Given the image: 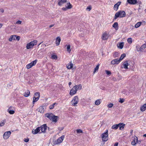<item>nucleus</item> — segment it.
<instances>
[{
    "label": "nucleus",
    "mask_w": 146,
    "mask_h": 146,
    "mask_svg": "<svg viewBox=\"0 0 146 146\" xmlns=\"http://www.w3.org/2000/svg\"><path fill=\"white\" fill-rule=\"evenodd\" d=\"M82 88V86L81 84L76 85L74 86L70 90V94L71 96H73L75 94L78 90H81Z\"/></svg>",
    "instance_id": "f257e3e1"
},
{
    "label": "nucleus",
    "mask_w": 146,
    "mask_h": 146,
    "mask_svg": "<svg viewBox=\"0 0 146 146\" xmlns=\"http://www.w3.org/2000/svg\"><path fill=\"white\" fill-rule=\"evenodd\" d=\"M125 13L123 11H119L117 12L114 16V20L116 19L118 17L122 18L125 17Z\"/></svg>",
    "instance_id": "f03ea898"
},
{
    "label": "nucleus",
    "mask_w": 146,
    "mask_h": 146,
    "mask_svg": "<svg viewBox=\"0 0 146 146\" xmlns=\"http://www.w3.org/2000/svg\"><path fill=\"white\" fill-rule=\"evenodd\" d=\"M101 137L102 141L104 142H104L107 141L109 137L108 130L107 129L105 132L102 133Z\"/></svg>",
    "instance_id": "7ed1b4c3"
},
{
    "label": "nucleus",
    "mask_w": 146,
    "mask_h": 146,
    "mask_svg": "<svg viewBox=\"0 0 146 146\" xmlns=\"http://www.w3.org/2000/svg\"><path fill=\"white\" fill-rule=\"evenodd\" d=\"M37 42V41L36 40H34L33 41L30 42L29 43L27 44L26 46L27 48V49H29L31 48H32L33 46L36 45Z\"/></svg>",
    "instance_id": "20e7f679"
},
{
    "label": "nucleus",
    "mask_w": 146,
    "mask_h": 146,
    "mask_svg": "<svg viewBox=\"0 0 146 146\" xmlns=\"http://www.w3.org/2000/svg\"><path fill=\"white\" fill-rule=\"evenodd\" d=\"M64 138V135H62L59 137L58 139L54 141L53 144L54 145H57L62 143Z\"/></svg>",
    "instance_id": "39448f33"
},
{
    "label": "nucleus",
    "mask_w": 146,
    "mask_h": 146,
    "mask_svg": "<svg viewBox=\"0 0 146 146\" xmlns=\"http://www.w3.org/2000/svg\"><path fill=\"white\" fill-rule=\"evenodd\" d=\"M71 102L72 105L74 106H76V104H78V96H74Z\"/></svg>",
    "instance_id": "423d86ee"
},
{
    "label": "nucleus",
    "mask_w": 146,
    "mask_h": 146,
    "mask_svg": "<svg viewBox=\"0 0 146 146\" xmlns=\"http://www.w3.org/2000/svg\"><path fill=\"white\" fill-rule=\"evenodd\" d=\"M40 130H41V132H40V133H44L46 132V130L47 128V126L46 124H44L41 125L40 127Z\"/></svg>",
    "instance_id": "0eeeda50"
},
{
    "label": "nucleus",
    "mask_w": 146,
    "mask_h": 146,
    "mask_svg": "<svg viewBox=\"0 0 146 146\" xmlns=\"http://www.w3.org/2000/svg\"><path fill=\"white\" fill-rule=\"evenodd\" d=\"M11 134L10 131H8L5 132L3 135V138L5 139H7L9 137Z\"/></svg>",
    "instance_id": "6e6552de"
},
{
    "label": "nucleus",
    "mask_w": 146,
    "mask_h": 146,
    "mask_svg": "<svg viewBox=\"0 0 146 146\" xmlns=\"http://www.w3.org/2000/svg\"><path fill=\"white\" fill-rule=\"evenodd\" d=\"M109 36L108 34H107L106 32H105L104 33L102 34V40H107Z\"/></svg>",
    "instance_id": "1a4fd4ad"
},
{
    "label": "nucleus",
    "mask_w": 146,
    "mask_h": 146,
    "mask_svg": "<svg viewBox=\"0 0 146 146\" xmlns=\"http://www.w3.org/2000/svg\"><path fill=\"white\" fill-rule=\"evenodd\" d=\"M137 50L138 51H142L144 49L146 48V43L142 45L139 48H137V46H136Z\"/></svg>",
    "instance_id": "9d476101"
},
{
    "label": "nucleus",
    "mask_w": 146,
    "mask_h": 146,
    "mask_svg": "<svg viewBox=\"0 0 146 146\" xmlns=\"http://www.w3.org/2000/svg\"><path fill=\"white\" fill-rule=\"evenodd\" d=\"M138 139L137 137L135 136L133 137V140L131 142V144L133 145H134L138 143Z\"/></svg>",
    "instance_id": "9b49d317"
},
{
    "label": "nucleus",
    "mask_w": 146,
    "mask_h": 146,
    "mask_svg": "<svg viewBox=\"0 0 146 146\" xmlns=\"http://www.w3.org/2000/svg\"><path fill=\"white\" fill-rule=\"evenodd\" d=\"M120 61L118 59H115L111 61V64L113 65H114L115 64H118L120 63Z\"/></svg>",
    "instance_id": "f8f14e48"
},
{
    "label": "nucleus",
    "mask_w": 146,
    "mask_h": 146,
    "mask_svg": "<svg viewBox=\"0 0 146 146\" xmlns=\"http://www.w3.org/2000/svg\"><path fill=\"white\" fill-rule=\"evenodd\" d=\"M127 2L131 5H134L137 3V0H127Z\"/></svg>",
    "instance_id": "ddd939ff"
},
{
    "label": "nucleus",
    "mask_w": 146,
    "mask_h": 146,
    "mask_svg": "<svg viewBox=\"0 0 146 146\" xmlns=\"http://www.w3.org/2000/svg\"><path fill=\"white\" fill-rule=\"evenodd\" d=\"M40 127H38L36 129H33L32 131V133L34 134H36L40 131Z\"/></svg>",
    "instance_id": "4468645a"
},
{
    "label": "nucleus",
    "mask_w": 146,
    "mask_h": 146,
    "mask_svg": "<svg viewBox=\"0 0 146 146\" xmlns=\"http://www.w3.org/2000/svg\"><path fill=\"white\" fill-rule=\"evenodd\" d=\"M121 2L119 1L115 4L113 7V9L115 11H117L118 9L119 6L120 5Z\"/></svg>",
    "instance_id": "2eb2a0df"
},
{
    "label": "nucleus",
    "mask_w": 146,
    "mask_h": 146,
    "mask_svg": "<svg viewBox=\"0 0 146 146\" xmlns=\"http://www.w3.org/2000/svg\"><path fill=\"white\" fill-rule=\"evenodd\" d=\"M53 114L52 113H47L46 114V116L50 120H51L52 118Z\"/></svg>",
    "instance_id": "dca6fc26"
},
{
    "label": "nucleus",
    "mask_w": 146,
    "mask_h": 146,
    "mask_svg": "<svg viewBox=\"0 0 146 146\" xmlns=\"http://www.w3.org/2000/svg\"><path fill=\"white\" fill-rule=\"evenodd\" d=\"M119 127V129L121 130H122L124 128L125 126V124L123 123H120L118 124Z\"/></svg>",
    "instance_id": "f3484780"
},
{
    "label": "nucleus",
    "mask_w": 146,
    "mask_h": 146,
    "mask_svg": "<svg viewBox=\"0 0 146 146\" xmlns=\"http://www.w3.org/2000/svg\"><path fill=\"white\" fill-rule=\"evenodd\" d=\"M67 2V0H58V5L61 6L63 4Z\"/></svg>",
    "instance_id": "a211bd4d"
},
{
    "label": "nucleus",
    "mask_w": 146,
    "mask_h": 146,
    "mask_svg": "<svg viewBox=\"0 0 146 146\" xmlns=\"http://www.w3.org/2000/svg\"><path fill=\"white\" fill-rule=\"evenodd\" d=\"M8 111L9 113L11 114H13L15 112V111L13 110V109H12V107L11 106L9 107L8 110Z\"/></svg>",
    "instance_id": "6ab92c4d"
},
{
    "label": "nucleus",
    "mask_w": 146,
    "mask_h": 146,
    "mask_svg": "<svg viewBox=\"0 0 146 146\" xmlns=\"http://www.w3.org/2000/svg\"><path fill=\"white\" fill-rule=\"evenodd\" d=\"M112 27H113L116 30L118 29V24L117 22H115L112 25Z\"/></svg>",
    "instance_id": "aec40b11"
},
{
    "label": "nucleus",
    "mask_w": 146,
    "mask_h": 146,
    "mask_svg": "<svg viewBox=\"0 0 146 146\" xmlns=\"http://www.w3.org/2000/svg\"><path fill=\"white\" fill-rule=\"evenodd\" d=\"M58 117L57 116L53 115L52 118V121L54 122H56L57 121V119Z\"/></svg>",
    "instance_id": "412c9836"
},
{
    "label": "nucleus",
    "mask_w": 146,
    "mask_h": 146,
    "mask_svg": "<svg viewBox=\"0 0 146 146\" xmlns=\"http://www.w3.org/2000/svg\"><path fill=\"white\" fill-rule=\"evenodd\" d=\"M69 64H68L66 66V67L68 69H71L73 67V64L70 62Z\"/></svg>",
    "instance_id": "4be33fe9"
},
{
    "label": "nucleus",
    "mask_w": 146,
    "mask_h": 146,
    "mask_svg": "<svg viewBox=\"0 0 146 146\" xmlns=\"http://www.w3.org/2000/svg\"><path fill=\"white\" fill-rule=\"evenodd\" d=\"M61 41V39L60 37H58L56 38V44L57 46H58L59 45L60 42Z\"/></svg>",
    "instance_id": "5701e85b"
},
{
    "label": "nucleus",
    "mask_w": 146,
    "mask_h": 146,
    "mask_svg": "<svg viewBox=\"0 0 146 146\" xmlns=\"http://www.w3.org/2000/svg\"><path fill=\"white\" fill-rule=\"evenodd\" d=\"M37 110L40 113H43L44 111V108L42 106H40Z\"/></svg>",
    "instance_id": "b1692460"
},
{
    "label": "nucleus",
    "mask_w": 146,
    "mask_h": 146,
    "mask_svg": "<svg viewBox=\"0 0 146 146\" xmlns=\"http://www.w3.org/2000/svg\"><path fill=\"white\" fill-rule=\"evenodd\" d=\"M123 65L124 66V68L125 69H128V66L129 65V64L127 61H125L124 63L123 64Z\"/></svg>",
    "instance_id": "393cba45"
},
{
    "label": "nucleus",
    "mask_w": 146,
    "mask_h": 146,
    "mask_svg": "<svg viewBox=\"0 0 146 146\" xmlns=\"http://www.w3.org/2000/svg\"><path fill=\"white\" fill-rule=\"evenodd\" d=\"M39 98L38 97H34L33 98V106H34V104L38 100Z\"/></svg>",
    "instance_id": "a878e982"
},
{
    "label": "nucleus",
    "mask_w": 146,
    "mask_h": 146,
    "mask_svg": "<svg viewBox=\"0 0 146 146\" xmlns=\"http://www.w3.org/2000/svg\"><path fill=\"white\" fill-rule=\"evenodd\" d=\"M124 43L123 42H120L119 44V46H117V47L119 48L122 49L124 46Z\"/></svg>",
    "instance_id": "bb28decb"
},
{
    "label": "nucleus",
    "mask_w": 146,
    "mask_h": 146,
    "mask_svg": "<svg viewBox=\"0 0 146 146\" xmlns=\"http://www.w3.org/2000/svg\"><path fill=\"white\" fill-rule=\"evenodd\" d=\"M119 127L118 124H115L113 125L111 127V128L115 130L117 129Z\"/></svg>",
    "instance_id": "cd10ccee"
},
{
    "label": "nucleus",
    "mask_w": 146,
    "mask_h": 146,
    "mask_svg": "<svg viewBox=\"0 0 146 146\" xmlns=\"http://www.w3.org/2000/svg\"><path fill=\"white\" fill-rule=\"evenodd\" d=\"M30 94V91L28 90H27L24 93V96L26 97H27Z\"/></svg>",
    "instance_id": "c85d7f7f"
},
{
    "label": "nucleus",
    "mask_w": 146,
    "mask_h": 146,
    "mask_svg": "<svg viewBox=\"0 0 146 146\" xmlns=\"http://www.w3.org/2000/svg\"><path fill=\"white\" fill-rule=\"evenodd\" d=\"M126 55L125 53L122 54L119 60L121 61L123 59V58L126 56Z\"/></svg>",
    "instance_id": "c756f323"
},
{
    "label": "nucleus",
    "mask_w": 146,
    "mask_h": 146,
    "mask_svg": "<svg viewBox=\"0 0 146 146\" xmlns=\"http://www.w3.org/2000/svg\"><path fill=\"white\" fill-rule=\"evenodd\" d=\"M67 5L66 7L68 9H70L72 8V5L70 3H67Z\"/></svg>",
    "instance_id": "7c9ffc66"
},
{
    "label": "nucleus",
    "mask_w": 146,
    "mask_h": 146,
    "mask_svg": "<svg viewBox=\"0 0 146 146\" xmlns=\"http://www.w3.org/2000/svg\"><path fill=\"white\" fill-rule=\"evenodd\" d=\"M14 36H15V37L13 38V40H17V41H19L20 39V37L19 36H17L14 35Z\"/></svg>",
    "instance_id": "2f4dec72"
},
{
    "label": "nucleus",
    "mask_w": 146,
    "mask_h": 146,
    "mask_svg": "<svg viewBox=\"0 0 146 146\" xmlns=\"http://www.w3.org/2000/svg\"><path fill=\"white\" fill-rule=\"evenodd\" d=\"M141 22H139L137 23L135 25V27L136 28H137L139 27L141 25Z\"/></svg>",
    "instance_id": "473e14b6"
},
{
    "label": "nucleus",
    "mask_w": 146,
    "mask_h": 146,
    "mask_svg": "<svg viewBox=\"0 0 146 146\" xmlns=\"http://www.w3.org/2000/svg\"><path fill=\"white\" fill-rule=\"evenodd\" d=\"M6 123V120L4 119L0 123V127H2Z\"/></svg>",
    "instance_id": "72a5a7b5"
},
{
    "label": "nucleus",
    "mask_w": 146,
    "mask_h": 146,
    "mask_svg": "<svg viewBox=\"0 0 146 146\" xmlns=\"http://www.w3.org/2000/svg\"><path fill=\"white\" fill-rule=\"evenodd\" d=\"M65 46H66L67 51L68 52H70L71 51L70 45H66Z\"/></svg>",
    "instance_id": "f704fd0d"
},
{
    "label": "nucleus",
    "mask_w": 146,
    "mask_h": 146,
    "mask_svg": "<svg viewBox=\"0 0 146 146\" xmlns=\"http://www.w3.org/2000/svg\"><path fill=\"white\" fill-rule=\"evenodd\" d=\"M33 66V65L30 63L27 65L26 68L27 69H28L31 68Z\"/></svg>",
    "instance_id": "c9c22d12"
},
{
    "label": "nucleus",
    "mask_w": 146,
    "mask_h": 146,
    "mask_svg": "<svg viewBox=\"0 0 146 146\" xmlns=\"http://www.w3.org/2000/svg\"><path fill=\"white\" fill-rule=\"evenodd\" d=\"M100 66V64H98L96 67L94 69V71L93 72L94 73V74L97 71L99 68Z\"/></svg>",
    "instance_id": "e433bc0d"
},
{
    "label": "nucleus",
    "mask_w": 146,
    "mask_h": 146,
    "mask_svg": "<svg viewBox=\"0 0 146 146\" xmlns=\"http://www.w3.org/2000/svg\"><path fill=\"white\" fill-rule=\"evenodd\" d=\"M40 96V93L39 92H36L35 93L34 97H38L39 98Z\"/></svg>",
    "instance_id": "4c0bfd02"
},
{
    "label": "nucleus",
    "mask_w": 146,
    "mask_h": 146,
    "mask_svg": "<svg viewBox=\"0 0 146 146\" xmlns=\"http://www.w3.org/2000/svg\"><path fill=\"white\" fill-rule=\"evenodd\" d=\"M146 109V108L144 106H142L141 107L140 110L141 111H143L145 110Z\"/></svg>",
    "instance_id": "58836bf2"
},
{
    "label": "nucleus",
    "mask_w": 146,
    "mask_h": 146,
    "mask_svg": "<svg viewBox=\"0 0 146 146\" xmlns=\"http://www.w3.org/2000/svg\"><path fill=\"white\" fill-rule=\"evenodd\" d=\"M37 61V60H35L32 62H31L32 65L34 66L35 65Z\"/></svg>",
    "instance_id": "ea45409f"
},
{
    "label": "nucleus",
    "mask_w": 146,
    "mask_h": 146,
    "mask_svg": "<svg viewBox=\"0 0 146 146\" xmlns=\"http://www.w3.org/2000/svg\"><path fill=\"white\" fill-rule=\"evenodd\" d=\"M118 56V52H115L113 53V57L114 58L117 57Z\"/></svg>",
    "instance_id": "a19ab883"
},
{
    "label": "nucleus",
    "mask_w": 146,
    "mask_h": 146,
    "mask_svg": "<svg viewBox=\"0 0 146 146\" xmlns=\"http://www.w3.org/2000/svg\"><path fill=\"white\" fill-rule=\"evenodd\" d=\"M100 99H98L95 102V104L96 105H98L100 104Z\"/></svg>",
    "instance_id": "79ce46f5"
},
{
    "label": "nucleus",
    "mask_w": 146,
    "mask_h": 146,
    "mask_svg": "<svg viewBox=\"0 0 146 146\" xmlns=\"http://www.w3.org/2000/svg\"><path fill=\"white\" fill-rule=\"evenodd\" d=\"M51 58H52L56 60L57 59V56L56 55L53 54L51 56Z\"/></svg>",
    "instance_id": "37998d69"
},
{
    "label": "nucleus",
    "mask_w": 146,
    "mask_h": 146,
    "mask_svg": "<svg viewBox=\"0 0 146 146\" xmlns=\"http://www.w3.org/2000/svg\"><path fill=\"white\" fill-rule=\"evenodd\" d=\"M15 37V36H14V35L11 36L9 39V41H11L13 40V38Z\"/></svg>",
    "instance_id": "c03bdc74"
},
{
    "label": "nucleus",
    "mask_w": 146,
    "mask_h": 146,
    "mask_svg": "<svg viewBox=\"0 0 146 146\" xmlns=\"http://www.w3.org/2000/svg\"><path fill=\"white\" fill-rule=\"evenodd\" d=\"M127 41L129 44H131L132 42V39L131 38H129L127 39Z\"/></svg>",
    "instance_id": "a18cd8bd"
},
{
    "label": "nucleus",
    "mask_w": 146,
    "mask_h": 146,
    "mask_svg": "<svg viewBox=\"0 0 146 146\" xmlns=\"http://www.w3.org/2000/svg\"><path fill=\"white\" fill-rule=\"evenodd\" d=\"M119 102L121 103H123L124 102V101H125V99L123 98H120L119 99Z\"/></svg>",
    "instance_id": "49530a36"
},
{
    "label": "nucleus",
    "mask_w": 146,
    "mask_h": 146,
    "mask_svg": "<svg viewBox=\"0 0 146 146\" xmlns=\"http://www.w3.org/2000/svg\"><path fill=\"white\" fill-rule=\"evenodd\" d=\"M76 132H77V133H82L83 132L80 129H77Z\"/></svg>",
    "instance_id": "de8ad7c7"
},
{
    "label": "nucleus",
    "mask_w": 146,
    "mask_h": 146,
    "mask_svg": "<svg viewBox=\"0 0 146 146\" xmlns=\"http://www.w3.org/2000/svg\"><path fill=\"white\" fill-rule=\"evenodd\" d=\"M92 7L91 6H88L86 8V10L88 11H90Z\"/></svg>",
    "instance_id": "09e8293b"
},
{
    "label": "nucleus",
    "mask_w": 146,
    "mask_h": 146,
    "mask_svg": "<svg viewBox=\"0 0 146 146\" xmlns=\"http://www.w3.org/2000/svg\"><path fill=\"white\" fill-rule=\"evenodd\" d=\"M106 74L108 75H110V74H111V72L110 71H108V70H106Z\"/></svg>",
    "instance_id": "8fccbe9b"
},
{
    "label": "nucleus",
    "mask_w": 146,
    "mask_h": 146,
    "mask_svg": "<svg viewBox=\"0 0 146 146\" xmlns=\"http://www.w3.org/2000/svg\"><path fill=\"white\" fill-rule=\"evenodd\" d=\"M113 106V104L112 103H110L108 105V107L109 108H111Z\"/></svg>",
    "instance_id": "3c124183"
},
{
    "label": "nucleus",
    "mask_w": 146,
    "mask_h": 146,
    "mask_svg": "<svg viewBox=\"0 0 146 146\" xmlns=\"http://www.w3.org/2000/svg\"><path fill=\"white\" fill-rule=\"evenodd\" d=\"M29 138H28L27 139L25 138L24 139V141L25 142H28L29 141Z\"/></svg>",
    "instance_id": "603ef678"
},
{
    "label": "nucleus",
    "mask_w": 146,
    "mask_h": 146,
    "mask_svg": "<svg viewBox=\"0 0 146 146\" xmlns=\"http://www.w3.org/2000/svg\"><path fill=\"white\" fill-rule=\"evenodd\" d=\"M21 23H22L21 21H20V20H18L16 22V23L17 24H21Z\"/></svg>",
    "instance_id": "864d4df0"
},
{
    "label": "nucleus",
    "mask_w": 146,
    "mask_h": 146,
    "mask_svg": "<svg viewBox=\"0 0 146 146\" xmlns=\"http://www.w3.org/2000/svg\"><path fill=\"white\" fill-rule=\"evenodd\" d=\"M67 9L66 7H63L62 8V10L64 11H66Z\"/></svg>",
    "instance_id": "5fc2aeb1"
},
{
    "label": "nucleus",
    "mask_w": 146,
    "mask_h": 146,
    "mask_svg": "<svg viewBox=\"0 0 146 146\" xmlns=\"http://www.w3.org/2000/svg\"><path fill=\"white\" fill-rule=\"evenodd\" d=\"M53 106L52 105H51L49 106V109L50 110L54 108Z\"/></svg>",
    "instance_id": "6e6d98bb"
},
{
    "label": "nucleus",
    "mask_w": 146,
    "mask_h": 146,
    "mask_svg": "<svg viewBox=\"0 0 146 146\" xmlns=\"http://www.w3.org/2000/svg\"><path fill=\"white\" fill-rule=\"evenodd\" d=\"M122 93L124 94H127V91L125 90H123L122 91Z\"/></svg>",
    "instance_id": "4d7b16f0"
},
{
    "label": "nucleus",
    "mask_w": 146,
    "mask_h": 146,
    "mask_svg": "<svg viewBox=\"0 0 146 146\" xmlns=\"http://www.w3.org/2000/svg\"><path fill=\"white\" fill-rule=\"evenodd\" d=\"M0 11L2 13H3L4 12V10L2 8L0 9Z\"/></svg>",
    "instance_id": "13d9d810"
},
{
    "label": "nucleus",
    "mask_w": 146,
    "mask_h": 146,
    "mask_svg": "<svg viewBox=\"0 0 146 146\" xmlns=\"http://www.w3.org/2000/svg\"><path fill=\"white\" fill-rule=\"evenodd\" d=\"M57 104L55 103H53L52 105L53 106V107H54L55 106H56L57 105Z\"/></svg>",
    "instance_id": "bf43d9fd"
},
{
    "label": "nucleus",
    "mask_w": 146,
    "mask_h": 146,
    "mask_svg": "<svg viewBox=\"0 0 146 146\" xmlns=\"http://www.w3.org/2000/svg\"><path fill=\"white\" fill-rule=\"evenodd\" d=\"M118 142H116L114 144V146H118Z\"/></svg>",
    "instance_id": "052dcab7"
},
{
    "label": "nucleus",
    "mask_w": 146,
    "mask_h": 146,
    "mask_svg": "<svg viewBox=\"0 0 146 146\" xmlns=\"http://www.w3.org/2000/svg\"><path fill=\"white\" fill-rule=\"evenodd\" d=\"M54 25H50L49 26V27L51 28V27H53L54 26Z\"/></svg>",
    "instance_id": "680f3d73"
},
{
    "label": "nucleus",
    "mask_w": 146,
    "mask_h": 146,
    "mask_svg": "<svg viewBox=\"0 0 146 146\" xmlns=\"http://www.w3.org/2000/svg\"><path fill=\"white\" fill-rule=\"evenodd\" d=\"M140 143H141V141L140 140H139V141L138 140V143H138L139 144H140Z\"/></svg>",
    "instance_id": "e2e57ef3"
},
{
    "label": "nucleus",
    "mask_w": 146,
    "mask_h": 146,
    "mask_svg": "<svg viewBox=\"0 0 146 146\" xmlns=\"http://www.w3.org/2000/svg\"><path fill=\"white\" fill-rule=\"evenodd\" d=\"M2 24L1 23H0V28H1L2 27Z\"/></svg>",
    "instance_id": "0e129e2a"
},
{
    "label": "nucleus",
    "mask_w": 146,
    "mask_h": 146,
    "mask_svg": "<svg viewBox=\"0 0 146 146\" xmlns=\"http://www.w3.org/2000/svg\"><path fill=\"white\" fill-rule=\"evenodd\" d=\"M72 84V83L71 82H70L68 83V84L69 86L70 85Z\"/></svg>",
    "instance_id": "69168bd1"
},
{
    "label": "nucleus",
    "mask_w": 146,
    "mask_h": 146,
    "mask_svg": "<svg viewBox=\"0 0 146 146\" xmlns=\"http://www.w3.org/2000/svg\"><path fill=\"white\" fill-rule=\"evenodd\" d=\"M143 137H146V134H144L143 135Z\"/></svg>",
    "instance_id": "338daca9"
},
{
    "label": "nucleus",
    "mask_w": 146,
    "mask_h": 146,
    "mask_svg": "<svg viewBox=\"0 0 146 146\" xmlns=\"http://www.w3.org/2000/svg\"><path fill=\"white\" fill-rule=\"evenodd\" d=\"M143 106H144L146 108V103L144 104L143 105Z\"/></svg>",
    "instance_id": "774afa93"
}]
</instances>
